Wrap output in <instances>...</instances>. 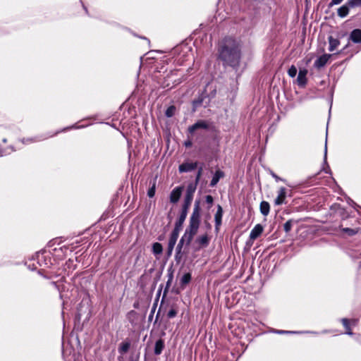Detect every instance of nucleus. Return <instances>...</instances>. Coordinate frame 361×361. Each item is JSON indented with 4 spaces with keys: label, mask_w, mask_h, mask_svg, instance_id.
<instances>
[{
    "label": "nucleus",
    "mask_w": 361,
    "mask_h": 361,
    "mask_svg": "<svg viewBox=\"0 0 361 361\" xmlns=\"http://www.w3.org/2000/svg\"><path fill=\"white\" fill-rule=\"evenodd\" d=\"M218 58L224 66H231L237 70L241 59L239 43L233 37L224 38L218 49Z\"/></svg>",
    "instance_id": "1"
},
{
    "label": "nucleus",
    "mask_w": 361,
    "mask_h": 361,
    "mask_svg": "<svg viewBox=\"0 0 361 361\" xmlns=\"http://www.w3.org/2000/svg\"><path fill=\"white\" fill-rule=\"evenodd\" d=\"M200 202L195 200L192 213L190 217L189 225L180 239L176 250L182 251L184 243L189 245L198 231L200 224Z\"/></svg>",
    "instance_id": "2"
},
{
    "label": "nucleus",
    "mask_w": 361,
    "mask_h": 361,
    "mask_svg": "<svg viewBox=\"0 0 361 361\" xmlns=\"http://www.w3.org/2000/svg\"><path fill=\"white\" fill-rule=\"evenodd\" d=\"M51 256L52 253L51 251L42 250L36 252L32 259L36 261L39 267H49L52 264Z\"/></svg>",
    "instance_id": "3"
},
{
    "label": "nucleus",
    "mask_w": 361,
    "mask_h": 361,
    "mask_svg": "<svg viewBox=\"0 0 361 361\" xmlns=\"http://www.w3.org/2000/svg\"><path fill=\"white\" fill-rule=\"evenodd\" d=\"M187 215H188V213L180 211V215L175 223L174 228H173L171 233L179 235V233L182 230L183 225L184 224V221H185Z\"/></svg>",
    "instance_id": "4"
},
{
    "label": "nucleus",
    "mask_w": 361,
    "mask_h": 361,
    "mask_svg": "<svg viewBox=\"0 0 361 361\" xmlns=\"http://www.w3.org/2000/svg\"><path fill=\"white\" fill-rule=\"evenodd\" d=\"M210 242V238L207 233L199 235L195 238V244L197 245V250L207 247Z\"/></svg>",
    "instance_id": "5"
},
{
    "label": "nucleus",
    "mask_w": 361,
    "mask_h": 361,
    "mask_svg": "<svg viewBox=\"0 0 361 361\" xmlns=\"http://www.w3.org/2000/svg\"><path fill=\"white\" fill-rule=\"evenodd\" d=\"M68 250H70L71 252V250L69 249V247L68 246L64 245V246H61L59 248L55 247V248L52 249L51 252L52 253V256L60 259L63 258L66 255L67 252Z\"/></svg>",
    "instance_id": "6"
},
{
    "label": "nucleus",
    "mask_w": 361,
    "mask_h": 361,
    "mask_svg": "<svg viewBox=\"0 0 361 361\" xmlns=\"http://www.w3.org/2000/svg\"><path fill=\"white\" fill-rule=\"evenodd\" d=\"M183 188L182 186L176 187L170 193L169 199L171 203L176 204L180 200Z\"/></svg>",
    "instance_id": "7"
},
{
    "label": "nucleus",
    "mask_w": 361,
    "mask_h": 361,
    "mask_svg": "<svg viewBox=\"0 0 361 361\" xmlns=\"http://www.w3.org/2000/svg\"><path fill=\"white\" fill-rule=\"evenodd\" d=\"M178 235L171 233L170 234V237L168 242L167 250H166V257L167 258L170 257L172 255L173 250L174 249V246L177 242Z\"/></svg>",
    "instance_id": "8"
},
{
    "label": "nucleus",
    "mask_w": 361,
    "mask_h": 361,
    "mask_svg": "<svg viewBox=\"0 0 361 361\" xmlns=\"http://www.w3.org/2000/svg\"><path fill=\"white\" fill-rule=\"evenodd\" d=\"M209 125L207 124V121L203 120H200L197 121L193 125L188 127V133L190 134H193L195 131L197 129H208Z\"/></svg>",
    "instance_id": "9"
},
{
    "label": "nucleus",
    "mask_w": 361,
    "mask_h": 361,
    "mask_svg": "<svg viewBox=\"0 0 361 361\" xmlns=\"http://www.w3.org/2000/svg\"><path fill=\"white\" fill-rule=\"evenodd\" d=\"M197 167V162H184L179 165L178 171L180 173H187L195 170Z\"/></svg>",
    "instance_id": "10"
},
{
    "label": "nucleus",
    "mask_w": 361,
    "mask_h": 361,
    "mask_svg": "<svg viewBox=\"0 0 361 361\" xmlns=\"http://www.w3.org/2000/svg\"><path fill=\"white\" fill-rule=\"evenodd\" d=\"M222 217H223V209L220 204L217 205V210L214 215V221H215V230L216 232L219 231V227L222 223Z\"/></svg>",
    "instance_id": "11"
},
{
    "label": "nucleus",
    "mask_w": 361,
    "mask_h": 361,
    "mask_svg": "<svg viewBox=\"0 0 361 361\" xmlns=\"http://www.w3.org/2000/svg\"><path fill=\"white\" fill-rule=\"evenodd\" d=\"M331 54H324L320 56L315 60V61L314 63V66L317 68H321L324 67L326 64V63L328 62L329 59L331 58Z\"/></svg>",
    "instance_id": "12"
},
{
    "label": "nucleus",
    "mask_w": 361,
    "mask_h": 361,
    "mask_svg": "<svg viewBox=\"0 0 361 361\" xmlns=\"http://www.w3.org/2000/svg\"><path fill=\"white\" fill-rule=\"evenodd\" d=\"M286 197V188L284 187H281L278 192V195L274 200V204L276 205H281L285 203V200Z\"/></svg>",
    "instance_id": "13"
},
{
    "label": "nucleus",
    "mask_w": 361,
    "mask_h": 361,
    "mask_svg": "<svg viewBox=\"0 0 361 361\" xmlns=\"http://www.w3.org/2000/svg\"><path fill=\"white\" fill-rule=\"evenodd\" d=\"M307 71L304 69H300L298 74L297 81L298 84L300 87H304L307 83Z\"/></svg>",
    "instance_id": "14"
},
{
    "label": "nucleus",
    "mask_w": 361,
    "mask_h": 361,
    "mask_svg": "<svg viewBox=\"0 0 361 361\" xmlns=\"http://www.w3.org/2000/svg\"><path fill=\"white\" fill-rule=\"evenodd\" d=\"M263 230V226L261 224H256L250 233V238L252 240H255L262 233Z\"/></svg>",
    "instance_id": "15"
},
{
    "label": "nucleus",
    "mask_w": 361,
    "mask_h": 361,
    "mask_svg": "<svg viewBox=\"0 0 361 361\" xmlns=\"http://www.w3.org/2000/svg\"><path fill=\"white\" fill-rule=\"evenodd\" d=\"M350 8H352L349 5V0H348V1L344 5H343L342 6H341L340 8H338V10H337L338 16L341 18L346 17L349 13Z\"/></svg>",
    "instance_id": "16"
},
{
    "label": "nucleus",
    "mask_w": 361,
    "mask_h": 361,
    "mask_svg": "<svg viewBox=\"0 0 361 361\" xmlns=\"http://www.w3.org/2000/svg\"><path fill=\"white\" fill-rule=\"evenodd\" d=\"M349 39L355 44L361 43V30L354 29L350 34Z\"/></svg>",
    "instance_id": "17"
},
{
    "label": "nucleus",
    "mask_w": 361,
    "mask_h": 361,
    "mask_svg": "<svg viewBox=\"0 0 361 361\" xmlns=\"http://www.w3.org/2000/svg\"><path fill=\"white\" fill-rule=\"evenodd\" d=\"M224 176V173L221 170L216 171L215 173L214 174L212 179L210 182L209 185L211 187H214L219 181L220 178H223Z\"/></svg>",
    "instance_id": "18"
},
{
    "label": "nucleus",
    "mask_w": 361,
    "mask_h": 361,
    "mask_svg": "<svg viewBox=\"0 0 361 361\" xmlns=\"http://www.w3.org/2000/svg\"><path fill=\"white\" fill-rule=\"evenodd\" d=\"M192 200H193V197L188 196V195L184 196V200H183V204L182 205L181 212L188 213V210L191 205Z\"/></svg>",
    "instance_id": "19"
},
{
    "label": "nucleus",
    "mask_w": 361,
    "mask_h": 361,
    "mask_svg": "<svg viewBox=\"0 0 361 361\" xmlns=\"http://www.w3.org/2000/svg\"><path fill=\"white\" fill-rule=\"evenodd\" d=\"M207 97L206 93L200 94L197 99L192 101L193 111H195L197 108L203 105V101Z\"/></svg>",
    "instance_id": "20"
},
{
    "label": "nucleus",
    "mask_w": 361,
    "mask_h": 361,
    "mask_svg": "<svg viewBox=\"0 0 361 361\" xmlns=\"http://www.w3.org/2000/svg\"><path fill=\"white\" fill-rule=\"evenodd\" d=\"M164 341L159 338L155 342L154 353L156 355H160L164 348Z\"/></svg>",
    "instance_id": "21"
},
{
    "label": "nucleus",
    "mask_w": 361,
    "mask_h": 361,
    "mask_svg": "<svg viewBox=\"0 0 361 361\" xmlns=\"http://www.w3.org/2000/svg\"><path fill=\"white\" fill-rule=\"evenodd\" d=\"M259 210H260L261 214L263 216H267L269 214V211H270L269 203L267 201L261 202L260 205H259Z\"/></svg>",
    "instance_id": "22"
},
{
    "label": "nucleus",
    "mask_w": 361,
    "mask_h": 361,
    "mask_svg": "<svg viewBox=\"0 0 361 361\" xmlns=\"http://www.w3.org/2000/svg\"><path fill=\"white\" fill-rule=\"evenodd\" d=\"M328 41L329 44V51H334L338 46L340 44V41L338 39L334 38L332 36H329L328 37Z\"/></svg>",
    "instance_id": "23"
},
{
    "label": "nucleus",
    "mask_w": 361,
    "mask_h": 361,
    "mask_svg": "<svg viewBox=\"0 0 361 361\" xmlns=\"http://www.w3.org/2000/svg\"><path fill=\"white\" fill-rule=\"evenodd\" d=\"M130 347V343L129 341L122 342L118 346V353L121 355H123L129 350Z\"/></svg>",
    "instance_id": "24"
},
{
    "label": "nucleus",
    "mask_w": 361,
    "mask_h": 361,
    "mask_svg": "<svg viewBox=\"0 0 361 361\" xmlns=\"http://www.w3.org/2000/svg\"><path fill=\"white\" fill-rule=\"evenodd\" d=\"M152 252L155 255H159L163 252L162 245L159 243H154L152 247Z\"/></svg>",
    "instance_id": "25"
},
{
    "label": "nucleus",
    "mask_w": 361,
    "mask_h": 361,
    "mask_svg": "<svg viewBox=\"0 0 361 361\" xmlns=\"http://www.w3.org/2000/svg\"><path fill=\"white\" fill-rule=\"evenodd\" d=\"M197 188V184L195 183H189L187 186L186 191L185 195L188 196H194V193Z\"/></svg>",
    "instance_id": "26"
},
{
    "label": "nucleus",
    "mask_w": 361,
    "mask_h": 361,
    "mask_svg": "<svg viewBox=\"0 0 361 361\" xmlns=\"http://www.w3.org/2000/svg\"><path fill=\"white\" fill-rule=\"evenodd\" d=\"M192 276L190 273H185L184 274L180 281V284L181 286H185L187 284L190 283L191 281Z\"/></svg>",
    "instance_id": "27"
},
{
    "label": "nucleus",
    "mask_w": 361,
    "mask_h": 361,
    "mask_svg": "<svg viewBox=\"0 0 361 361\" xmlns=\"http://www.w3.org/2000/svg\"><path fill=\"white\" fill-rule=\"evenodd\" d=\"M324 164L326 165V168H324V171L326 173H331V169L327 163V140H326L325 147H324Z\"/></svg>",
    "instance_id": "28"
},
{
    "label": "nucleus",
    "mask_w": 361,
    "mask_h": 361,
    "mask_svg": "<svg viewBox=\"0 0 361 361\" xmlns=\"http://www.w3.org/2000/svg\"><path fill=\"white\" fill-rule=\"evenodd\" d=\"M296 223L297 221L293 219H289L288 221H287L283 225V229L285 232L289 233L291 231L293 225L295 224Z\"/></svg>",
    "instance_id": "29"
},
{
    "label": "nucleus",
    "mask_w": 361,
    "mask_h": 361,
    "mask_svg": "<svg viewBox=\"0 0 361 361\" xmlns=\"http://www.w3.org/2000/svg\"><path fill=\"white\" fill-rule=\"evenodd\" d=\"M76 264H75V262L73 259H69L65 264L64 269H68V270H74L76 268Z\"/></svg>",
    "instance_id": "30"
},
{
    "label": "nucleus",
    "mask_w": 361,
    "mask_h": 361,
    "mask_svg": "<svg viewBox=\"0 0 361 361\" xmlns=\"http://www.w3.org/2000/svg\"><path fill=\"white\" fill-rule=\"evenodd\" d=\"M46 139V137H44V138H39L37 137H31V138H23L21 140V142L23 143V144H30L31 142H39V141H41L42 140H44Z\"/></svg>",
    "instance_id": "31"
},
{
    "label": "nucleus",
    "mask_w": 361,
    "mask_h": 361,
    "mask_svg": "<svg viewBox=\"0 0 361 361\" xmlns=\"http://www.w3.org/2000/svg\"><path fill=\"white\" fill-rule=\"evenodd\" d=\"M175 111H176L175 106L171 105L166 109V110L165 111V116L167 118H171L175 114Z\"/></svg>",
    "instance_id": "32"
},
{
    "label": "nucleus",
    "mask_w": 361,
    "mask_h": 361,
    "mask_svg": "<svg viewBox=\"0 0 361 361\" xmlns=\"http://www.w3.org/2000/svg\"><path fill=\"white\" fill-rule=\"evenodd\" d=\"M156 191V180L153 181L152 186L149 188L147 191V195L149 197L152 198L154 196Z\"/></svg>",
    "instance_id": "33"
},
{
    "label": "nucleus",
    "mask_w": 361,
    "mask_h": 361,
    "mask_svg": "<svg viewBox=\"0 0 361 361\" xmlns=\"http://www.w3.org/2000/svg\"><path fill=\"white\" fill-rule=\"evenodd\" d=\"M343 231L345 233L348 234V235L352 236L358 232V229L357 228L354 229V228H343Z\"/></svg>",
    "instance_id": "34"
},
{
    "label": "nucleus",
    "mask_w": 361,
    "mask_h": 361,
    "mask_svg": "<svg viewBox=\"0 0 361 361\" xmlns=\"http://www.w3.org/2000/svg\"><path fill=\"white\" fill-rule=\"evenodd\" d=\"M288 74L290 78H294L297 75V68L292 65L288 70Z\"/></svg>",
    "instance_id": "35"
},
{
    "label": "nucleus",
    "mask_w": 361,
    "mask_h": 361,
    "mask_svg": "<svg viewBox=\"0 0 361 361\" xmlns=\"http://www.w3.org/2000/svg\"><path fill=\"white\" fill-rule=\"evenodd\" d=\"M349 5L352 8L361 7V0H349Z\"/></svg>",
    "instance_id": "36"
},
{
    "label": "nucleus",
    "mask_w": 361,
    "mask_h": 361,
    "mask_svg": "<svg viewBox=\"0 0 361 361\" xmlns=\"http://www.w3.org/2000/svg\"><path fill=\"white\" fill-rule=\"evenodd\" d=\"M183 257V252L182 251L176 250L175 254V261L176 263H180Z\"/></svg>",
    "instance_id": "37"
},
{
    "label": "nucleus",
    "mask_w": 361,
    "mask_h": 361,
    "mask_svg": "<svg viewBox=\"0 0 361 361\" xmlns=\"http://www.w3.org/2000/svg\"><path fill=\"white\" fill-rule=\"evenodd\" d=\"M176 314H177L176 310L175 309H173V308H171L168 312L167 317H168V318L171 319V318L175 317L176 316Z\"/></svg>",
    "instance_id": "38"
},
{
    "label": "nucleus",
    "mask_w": 361,
    "mask_h": 361,
    "mask_svg": "<svg viewBox=\"0 0 361 361\" xmlns=\"http://www.w3.org/2000/svg\"><path fill=\"white\" fill-rule=\"evenodd\" d=\"M205 202H207V204H209V207H210L213 202H214V198L212 195H208L205 197Z\"/></svg>",
    "instance_id": "39"
},
{
    "label": "nucleus",
    "mask_w": 361,
    "mask_h": 361,
    "mask_svg": "<svg viewBox=\"0 0 361 361\" xmlns=\"http://www.w3.org/2000/svg\"><path fill=\"white\" fill-rule=\"evenodd\" d=\"M269 174L275 179V180L276 182H279V181H285L284 179L280 178L279 176H278L273 171H269Z\"/></svg>",
    "instance_id": "40"
},
{
    "label": "nucleus",
    "mask_w": 361,
    "mask_h": 361,
    "mask_svg": "<svg viewBox=\"0 0 361 361\" xmlns=\"http://www.w3.org/2000/svg\"><path fill=\"white\" fill-rule=\"evenodd\" d=\"M202 173V167L201 166L198 169L197 173L196 174V177H195L196 184H197L198 182L200 181Z\"/></svg>",
    "instance_id": "41"
},
{
    "label": "nucleus",
    "mask_w": 361,
    "mask_h": 361,
    "mask_svg": "<svg viewBox=\"0 0 361 361\" xmlns=\"http://www.w3.org/2000/svg\"><path fill=\"white\" fill-rule=\"evenodd\" d=\"M276 333L279 334H300L299 331H284V330H278Z\"/></svg>",
    "instance_id": "42"
},
{
    "label": "nucleus",
    "mask_w": 361,
    "mask_h": 361,
    "mask_svg": "<svg viewBox=\"0 0 361 361\" xmlns=\"http://www.w3.org/2000/svg\"><path fill=\"white\" fill-rule=\"evenodd\" d=\"M343 0H331L330 3L329 4L328 6L329 8H331L332 6L335 5L340 4Z\"/></svg>",
    "instance_id": "43"
},
{
    "label": "nucleus",
    "mask_w": 361,
    "mask_h": 361,
    "mask_svg": "<svg viewBox=\"0 0 361 361\" xmlns=\"http://www.w3.org/2000/svg\"><path fill=\"white\" fill-rule=\"evenodd\" d=\"M84 127H85V126H78L77 124H74L71 126L65 128L64 129L62 130V131H65V130H69V129H78V128H82Z\"/></svg>",
    "instance_id": "44"
},
{
    "label": "nucleus",
    "mask_w": 361,
    "mask_h": 361,
    "mask_svg": "<svg viewBox=\"0 0 361 361\" xmlns=\"http://www.w3.org/2000/svg\"><path fill=\"white\" fill-rule=\"evenodd\" d=\"M341 322L343 325V326L345 328H348V326H350V320L346 319V318H343L341 319Z\"/></svg>",
    "instance_id": "45"
},
{
    "label": "nucleus",
    "mask_w": 361,
    "mask_h": 361,
    "mask_svg": "<svg viewBox=\"0 0 361 361\" xmlns=\"http://www.w3.org/2000/svg\"><path fill=\"white\" fill-rule=\"evenodd\" d=\"M168 276H169V279H168V281L166 282V288H169L171 286V281L173 280V273L169 272Z\"/></svg>",
    "instance_id": "46"
},
{
    "label": "nucleus",
    "mask_w": 361,
    "mask_h": 361,
    "mask_svg": "<svg viewBox=\"0 0 361 361\" xmlns=\"http://www.w3.org/2000/svg\"><path fill=\"white\" fill-rule=\"evenodd\" d=\"M184 145L186 147H190L192 145V142L190 140H185L184 142Z\"/></svg>",
    "instance_id": "47"
},
{
    "label": "nucleus",
    "mask_w": 361,
    "mask_h": 361,
    "mask_svg": "<svg viewBox=\"0 0 361 361\" xmlns=\"http://www.w3.org/2000/svg\"><path fill=\"white\" fill-rule=\"evenodd\" d=\"M28 268L31 270H36L37 269V267L33 263L32 264H29L27 265Z\"/></svg>",
    "instance_id": "48"
},
{
    "label": "nucleus",
    "mask_w": 361,
    "mask_h": 361,
    "mask_svg": "<svg viewBox=\"0 0 361 361\" xmlns=\"http://www.w3.org/2000/svg\"><path fill=\"white\" fill-rule=\"evenodd\" d=\"M345 329L346 330V331H345L346 334L350 335V336L353 335V333L352 332L350 326H348V328H345Z\"/></svg>",
    "instance_id": "49"
},
{
    "label": "nucleus",
    "mask_w": 361,
    "mask_h": 361,
    "mask_svg": "<svg viewBox=\"0 0 361 361\" xmlns=\"http://www.w3.org/2000/svg\"><path fill=\"white\" fill-rule=\"evenodd\" d=\"M350 323L352 326H356L358 323V320L356 319H353L350 321Z\"/></svg>",
    "instance_id": "50"
},
{
    "label": "nucleus",
    "mask_w": 361,
    "mask_h": 361,
    "mask_svg": "<svg viewBox=\"0 0 361 361\" xmlns=\"http://www.w3.org/2000/svg\"><path fill=\"white\" fill-rule=\"evenodd\" d=\"M348 203L349 204L352 205L353 207H359L358 205H357V204L355 202H353V200L349 199L348 200Z\"/></svg>",
    "instance_id": "51"
},
{
    "label": "nucleus",
    "mask_w": 361,
    "mask_h": 361,
    "mask_svg": "<svg viewBox=\"0 0 361 361\" xmlns=\"http://www.w3.org/2000/svg\"><path fill=\"white\" fill-rule=\"evenodd\" d=\"M51 284L54 286V288H56L57 290H59V286H58L57 283L56 282H51Z\"/></svg>",
    "instance_id": "52"
},
{
    "label": "nucleus",
    "mask_w": 361,
    "mask_h": 361,
    "mask_svg": "<svg viewBox=\"0 0 361 361\" xmlns=\"http://www.w3.org/2000/svg\"><path fill=\"white\" fill-rule=\"evenodd\" d=\"M82 6H83V8L85 9V12H86V13H87V8H86L84 5H83Z\"/></svg>",
    "instance_id": "53"
},
{
    "label": "nucleus",
    "mask_w": 361,
    "mask_h": 361,
    "mask_svg": "<svg viewBox=\"0 0 361 361\" xmlns=\"http://www.w3.org/2000/svg\"><path fill=\"white\" fill-rule=\"evenodd\" d=\"M135 312L133 310H132V311H130V312L128 313V314H135Z\"/></svg>",
    "instance_id": "54"
},
{
    "label": "nucleus",
    "mask_w": 361,
    "mask_h": 361,
    "mask_svg": "<svg viewBox=\"0 0 361 361\" xmlns=\"http://www.w3.org/2000/svg\"><path fill=\"white\" fill-rule=\"evenodd\" d=\"M207 227L208 228H211V225H210V224H208V225H207Z\"/></svg>",
    "instance_id": "55"
},
{
    "label": "nucleus",
    "mask_w": 361,
    "mask_h": 361,
    "mask_svg": "<svg viewBox=\"0 0 361 361\" xmlns=\"http://www.w3.org/2000/svg\"><path fill=\"white\" fill-rule=\"evenodd\" d=\"M307 333H311V334H317L316 332H314V331H307Z\"/></svg>",
    "instance_id": "56"
},
{
    "label": "nucleus",
    "mask_w": 361,
    "mask_h": 361,
    "mask_svg": "<svg viewBox=\"0 0 361 361\" xmlns=\"http://www.w3.org/2000/svg\"><path fill=\"white\" fill-rule=\"evenodd\" d=\"M3 142H7V140L6 138L3 139Z\"/></svg>",
    "instance_id": "57"
},
{
    "label": "nucleus",
    "mask_w": 361,
    "mask_h": 361,
    "mask_svg": "<svg viewBox=\"0 0 361 361\" xmlns=\"http://www.w3.org/2000/svg\"><path fill=\"white\" fill-rule=\"evenodd\" d=\"M11 149H12L13 151H15V149L13 148V147H12V146H11Z\"/></svg>",
    "instance_id": "58"
},
{
    "label": "nucleus",
    "mask_w": 361,
    "mask_h": 361,
    "mask_svg": "<svg viewBox=\"0 0 361 361\" xmlns=\"http://www.w3.org/2000/svg\"><path fill=\"white\" fill-rule=\"evenodd\" d=\"M38 273H39V274H42V273H41V271H40V270H39V271H38Z\"/></svg>",
    "instance_id": "59"
},
{
    "label": "nucleus",
    "mask_w": 361,
    "mask_h": 361,
    "mask_svg": "<svg viewBox=\"0 0 361 361\" xmlns=\"http://www.w3.org/2000/svg\"><path fill=\"white\" fill-rule=\"evenodd\" d=\"M152 314H154V311H152L150 317L152 315Z\"/></svg>",
    "instance_id": "60"
}]
</instances>
